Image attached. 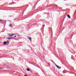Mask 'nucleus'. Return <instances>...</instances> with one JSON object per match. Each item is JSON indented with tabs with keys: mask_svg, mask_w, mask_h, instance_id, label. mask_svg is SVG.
<instances>
[{
	"mask_svg": "<svg viewBox=\"0 0 76 76\" xmlns=\"http://www.w3.org/2000/svg\"><path fill=\"white\" fill-rule=\"evenodd\" d=\"M56 67H57L58 68V69H61V67H60V66L57 65H56Z\"/></svg>",
	"mask_w": 76,
	"mask_h": 76,
	"instance_id": "obj_1",
	"label": "nucleus"
},
{
	"mask_svg": "<svg viewBox=\"0 0 76 76\" xmlns=\"http://www.w3.org/2000/svg\"><path fill=\"white\" fill-rule=\"evenodd\" d=\"M8 39H14V37H12L11 38H9Z\"/></svg>",
	"mask_w": 76,
	"mask_h": 76,
	"instance_id": "obj_2",
	"label": "nucleus"
},
{
	"mask_svg": "<svg viewBox=\"0 0 76 76\" xmlns=\"http://www.w3.org/2000/svg\"><path fill=\"white\" fill-rule=\"evenodd\" d=\"M9 26L10 27H12V24H9Z\"/></svg>",
	"mask_w": 76,
	"mask_h": 76,
	"instance_id": "obj_3",
	"label": "nucleus"
},
{
	"mask_svg": "<svg viewBox=\"0 0 76 76\" xmlns=\"http://www.w3.org/2000/svg\"><path fill=\"white\" fill-rule=\"evenodd\" d=\"M67 16L68 18H69V19H70V15H67Z\"/></svg>",
	"mask_w": 76,
	"mask_h": 76,
	"instance_id": "obj_4",
	"label": "nucleus"
},
{
	"mask_svg": "<svg viewBox=\"0 0 76 76\" xmlns=\"http://www.w3.org/2000/svg\"><path fill=\"white\" fill-rule=\"evenodd\" d=\"M28 39H30L31 42L32 41V39L31 38H28Z\"/></svg>",
	"mask_w": 76,
	"mask_h": 76,
	"instance_id": "obj_5",
	"label": "nucleus"
},
{
	"mask_svg": "<svg viewBox=\"0 0 76 76\" xmlns=\"http://www.w3.org/2000/svg\"><path fill=\"white\" fill-rule=\"evenodd\" d=\"M6 42V45H8V44H9V41H8Z\"/></svg>",
	"mask_w": 76,
	"mask_h": 76,
	"instance_id": "obj_6",
	"label": "nucleus"
},
{
	"mask_svg": "<svg viewBox=\"0 0 76 76\" xmlns=\"http://www.w3.org/2000/svg\"><path fill=\"white\" fill-rule=\"evenodd\" d=\"M8 35H9V36H10V37H12V36H13L12 35H11L10 34H9Z\"/></svg>",
	"mask_w": 76,
	"mask_h": 76,
	"instance_id": "obj_7",
	"label": "nucleus"
},
{
	"mask_svg": "<svg viewBox=\"0 0 76 76\" xmlns=\"http://www.w3.org/2000/svg\"><path fill=\"white\" fill-rule=\"evenodd\" d=\"M4 45H6V42H4Z\"/></svg>",
	"mask_w": 76,
	"mask_h": 76,
	"instance_id": "obj_8",
	"label": "nucleus"
},
{
	"mask_svg": "<svg viewBox=\"0 0 76 76\" xmlns=\"http://www.w3.org/2000/svg\"><path fill=\"white\" fill-rule=\"evenodd\" d=\"M51 61L53 63V64H55V63H54V62L53 61L51 60Z\"/></svg>",
	"mask_w": 76,
	"mask_h": 76,
	"instance_id": "obj_9",
	"label": "nucleus"
},
{
	"mask_svg": "<svg viewBox=\"0 0 76 76\" xmlns=\"http://www.w3.org/2000/svg\"><path fill=\"white\" fill-rule=\"evenodd\" d=\"M27 70V71H28V72H29V71H30V70L28 69H26Z\"/></svg>",
	"mask_w": 76,
	"mask_h": 76,
	"instance_id": "obj_10",
	"label": "nucleus"
},
{
	"mask_svg": "<svg viewBox=\"0 0 76 76\" xmlns=\"http://www.w3.org/2000/svg\"><path fill=\"white\" fill-rule=\"evenodd\" d=\"M12 4H13L12 3H10L9 4V5H11Z\"/></svg>",
	"mask_w": 76,
	"mask_h": 76,
	"instance_id": "obj_11",
	"label": "nucleus"
},
{
	"mask_svg": "<svg viewBox=\"0 0 76 76\" xmlns=\"http://www.w3.org/2000/svg\"><path fill=\"white\" fill-rule=\"evenodd\" d=\"M16 35H15V36H14V37H13L14 38V39L15 38H16Z\"/></svg>",
	"mask_w": 76,
	"mask_h": 76,
	"instance_id": "obj_12",
	"label": "nucleus"
},
{
	"mask_svg": "<svg viewBox=\"0 0 76 76\" xmlns=\"http://www.w3.org/2000/svg\"><path fill=\"white\" fill-rule=\"evenodd\" d=\"M2 21H3V20L0 19V22H2Z\"/></svg>",
	"mask_w": 76,
	"mask_h": 76,
	"instance_id": "obj_13",
	"label": "nucleus"
},
{
	"mask_svg": "<svg viewBox=\"0 0 76 76\" xmlns=\"http://www.w3.org/2000/svg\"><path fill=\"white\" fill-rule=\"evenodd\" d=\"M12 36H13V35H16V34H12Z\"/></svg>",
	"mask_w": 76,
	"mask_h": 76,
	"instance_id": "obj_14",
	"label": "nucleus"
},
{
	"mask_svg": "<svg viewBox=\"0 0 76 76\" xmlns=\"http://www.w3.org/2000/svg\"><path fill=\"white\" fill-rule=\"evenodd\" d=\"M24 76H28V75H24Z\"/></svg>",
	"mask_w": 76,
	"mask_h": 76,
	"instance_id": "obj_15",
	"label": "nucleus"
}]
</instances>
